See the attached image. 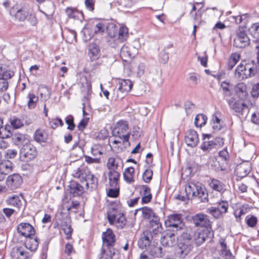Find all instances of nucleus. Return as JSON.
Segmentation results:
<instances>
[{"label":"nucleus","instance_id":"nucleus-4","mask_svg":"<svg viewBox=\"0 0 259 259\" xmlns=\"http://www.w3.org/2000/svg\"><path fill=\"white\" fill-rule=\"evenodd\" d=\"M107 166L109 169V171L107 174H104L106 184V190L108 197L113 198V188L112 184L113 183V158H110L107 163Z\"/></svg>","mask_w":259,"mask_h":259},{"label":"nucleus","instance_id":"nucleus-37","mask_svg":"<svg viewBox=\"0 0 259 259\" xmlns=\"http://www.w3.org/2000/svg\"><path fill=\"white\" fill-rule=\"evenodd\" d=\"M48 138V134L42 129L37 130L34 134V139L38 143L46 142Z\"/></svg>","mask_w":259,"mask_h":259},{"label":"nucleus","instance_id":"nucleus-40","mask_svg":"<svg viewBox=\"0 0 259 259\" xmlns=\"http://www.w3.org/2000/svg\"><path fill=\"white\" fill-rule=\"evenodd\" d=\"M11 129V125L8 124L4 125L2 124L0 127V139H8L11 137L12 135Z\"/></svg>","mask_w":259,"mask_h":259},{"label":"nucleus","instance_id":"nucleus-26","mask_svg":"<svg viewBox=\"0 0 259 259\" xmlns=\"http://www.w3.org/2000/svg\"><path fill=\"white\" fill-rule=\"evenodd\" d=\"M22 183V179L18 174H13L9 176L7 180V184L11 189H16L19 188Z\"/></svg>","mask_w":259,"mask_h":259},{"label":"nucleus","instance_id":"nucleus-58","mask_svg":"<svg viewBox=\"0 0 259 259\" xmlns=\"http://www.w3.org/2000/svg\"><path fill=\"white\" fill-rule=\"evenodd\" d=\"M159 61L162 64H166L169 60L168 53L162 50L159 54Z\"/></svg>","mask_w":259,"mask_h":259},{"label":"nucleus","instance_id":"nucleus-6","mask_svg":"<svg viewBox=\"0 0 259 259\" xmlns=\"http://www.w3.org/2000/svg\"><path fill=\"white\" fill-rule=\"evenodd\" d=\"M194 241L179 239L178 248L176 251L177 257L180 258H185L193 248Z\"/></svg>","mask_w":259,"mask_h":259},{"label":"nucleus","instance_id":"nucleus-16","mask_svg":"<svg viewBox=\"0 0 259 259\" xmlns=\"http://www.w3.org/2000/svg\"><path fill=\"white\" fill-rule=\"evenodd\" d=\"M103 247L106 248L110 252V255H113L112 250L113 249V233L111 229H108L106 232L102 233Z\"/></svg>","mask_w":259,"mask_h":259},{"label":"nucleus","instance_id":"nucleus-52","mask_svg":"<svg viewBox=\"0 0 259 259\" xmlns=\"http://www.w3.org/2000/svg\"><path fill=\"white\" fill-rule=\"evenodd\" d=\"M107 218L111 225L113 224V203L110 202L107 204Z\"/></svg>","mask_w":259,"mask_h":259},{"label":"nucleus","instance_id":"nucleus-61","mask_svg":"<svg viewBox=\"0 0 259 259\" xmlns=\"http://www.w3.org/2000/svg\"><path fill=\"white\" fill-rule=\"evenodd\" d=\"M65 122L68 125L67 129L71 131H73L74 129L75 125L74 123V118L72 115H68L65 118Z\"/></svg>","mask_w":259,"mask_h":259},{"label":"nucleus","instance_id":"nucleus-36","mask_svg":"<svg viewBox=\"0 0 259 259\" xmlns=\"http://www.w3.org/2000/svg\"><path fill=\"white\" fill-rule=\"evenodd\" d=\"M249 34L254 39L253 41H259V22L253 23L248 28Z\"/></svg>","mask_w":259,"mask_h":259},{"label":"nucleus","instance_id":"nucleus-63","mask_svg":"<svg viewBox=\"0 0 259 259\" xmlns=\"http://www.w3.org/2000/svg\"><path fill=\"white\" fill-rule=\"evenodd\" d=\"M40 98L46 101L50 97V93L48 89L46 87H42L40 89Z\"/></svg>","mask_w":259,"mask_h":259},{"label":"nucleus","instance_id":"nucleus-3","mask_svg":"<svg viewBox=\"0 0 259 259\" xmlns=\"http://www.w3.org/2000/svg\"><path fill=\"white\" fill-rule=\"evenodd\" d=\"M164 225L168 231L176 234L183 230L185 226L183 215L180 213H173L167 216L164 221Z\"/></svg>","mask_w":259,"mask_h":259},{"label":"nucleus","instance_id":"nucleus-50","mask_svg":"<svg viewBox=\"0 0 259 259\" xmlns=\"http://www.w3.org/2000/svg\"><path fill=\"white\" fill-rule=\"evenodd\" d=\"M200 149L204 152H209L213 149H216L211 141H204L200 146Z\"/></svg>","mask_w":259,"mask_h":259},{"label":"nucleus","instance_id":"nucleus-34","mask_svg":"<svg viewBox=\"0 0 259 259\" xmlns=\"http://www.w3.org/2000/svg\"><path fill=\"white\" fill-rule=\"evenodd\" d=\"M11 137L13 142L17 146H21L23 144H27L28 139L26 135L16 133L12 134Z\"/></svg>","mask_w":259,"mask_h":259},{"label":"nucleus","instance_id":"nucleus-29","mask_svg":"<svg viewBox=\"0 0 259 259\" xmlns=\"http://www.w3.org/2000/svg\"><path fill=\"white\" fill-rule=\"evenodd\" d=\"M120 57L123 62L130 64L132 59L134 58L135 54L131 53V49L127 46H123L120 49Z\"/></svg>","mask_w":259,"mask_h":259},{"label":"nucleus","instance_id":"nucleus-20","mask_svg":"<svg viewBox=\"0 0 259 259\" xmlns=\"http://www.w3.org/2000/svg\"><path fill=\"white\" fill-rule=\"evenodd\" d=\"M11 256L13 259H29L30 254L26 251L25 247L16 246L12 249Z\"/></svg>","mask_w":259,"mask_h":259},{"label":"nucleus","instance_id":"nucleus-60","mask_svg":"<svg viewBox=\"0 0 259 259\" xmlns=\"http://www.w3.org/2000/svg\"><path fill=\"white\" fill-rule=\"evenodd\" d=\"M49 124L50 126L53 129L57 128L59 124L60 126H63L64 125L63 121L59 118L52 119L49 121Z\"/></svg>","mask_w":259,"mask_h":259},{"label":"nucleus","instance_id":"nucleus-49","mask_svg":"<svg viewBox=\"0 0 259 259\" xmlns=\"http://www.w3.org/2000/svg\"><path fill=\"white\" fill-rule=\"evenodd\" d=\"M27 98H28V101L27 102V106L28 108L30 109L34 108L36 106L38 98L33 93H30L28 94Z\"/></svg>","mask_w":259,"mask_h":259},{"label":"nucleus","instance_id":"nucleus-9","mask_svg":"<svg viewBox=\"0 0 259 259\" xmlns=\"http://www.w3.org/2000/svg\"><path fill=\"white\" fill-rule=\"evenodd\" d=\"M36 155L35 148L30 144H26L20 151V159L24 162H28L34 159Z\"/></svg>","mask_w":259,"mask_h":259},{"label":"nucleus","instance_id":"nucleus-25","mask_svg":"<svg viewBox=\"0 0 259 259\" xmlns=\"http://www.w3.org/2000/svg\"><path fill=\"white\" fill-rule=\"evenodd\" d=\"M116 83V87H118V90L121 93L130 91L133 87V83L130 79H117L114 80Z\"/></svg>","mask_w":259,"mask_h":259},{"label":"nucleus","instance_id":"nucleus-15","mask_svg":"<svg viewBox=\"0 0 259 259\" xmlns=\"http://www.w3.org/2000/svg\"><path fill=\"white\" fill-rule=\"evenodd\" d=\"M249 65H248V63L246 61H242L235 69V75L238 78L242 80H244L247 78L251 77V76L249 74Z\"/></svg>","mask_w":259,"mask_h":259},{"label":"nucleus","instance_id":"nucleus-42","mask_svg":"<svg viewBox=\"0 0 259 259\" xmlns=\"http://www.w3.org/2000/svg\"><path fill=\"white\" fill-rule=\"evenodd\" d=\"M62 228L64 233L66 235V239H71L72 233L73 232V229L71 228L70 221L68 219L66 221H64L62 222Z\"/></svg>","mask_w":259,"mask_h":259},{"label":"nucleus","instance_id":"nucleus-13","mask_svg":"<svg viewBox=\"0 0 259 259\" xmlns=\"http://www.w3.org/2000/svg\"><path fill=\"white\" fill-rule=\"evenodd\" d=\"M178 234L166 230L161 237L160 243L161 245L168 247L173 246L175 244L176 240L178 239Z\"/></svg>","mask_w":259,"mask_h":259},{"label":"nucleus","instance_id":"nucleus-45","mask_svg":"<svg viewBox=\"0 0 259 259\" xmlns=\"http://www.w3.org/2000/svg\"><path fill=\"white\" fill-rule=\"evenodd\" d=\"M29 238L25 242V247L31 251H34L37 249L38 246V241L36 238Z\"/></svg>","mask_w":259,"mask_h":259},{"label":"nucleus","instance_id":"nucleus-33","mask_svg":"<svg viewBox=\"0 0 259 259\" xmlns=\"http://www.w3.org/2000/svg\"><path fill=\"white\" fill-rule=\"evenodd\" d=\"M210 187L212 190L223 194L226 190V185L218 179H212L210 183Z\"/></svg>","mask_w":259,"mask_h":259},{"label":"nucleus","instance_id":"nucleus-10","mask_svg":"<svg viewBox=\"0 0 259 259\" xmlns=\"http://www.w3.org/2000/svg\"><path fill=\"white\" fill-rule=\"evenodd\" d=\"M105 27H106V32L107 34L106 39L107 41L110 42L113 38V23L104 24L101 22L97 23L95 25V33H102L104 32Z\"/></svg>","mask_w":259,"mask_h":259},{"label":"nucleus","instance_id":"nucleus-18","mask_svg":"<svg viewBox=\"0 0 259 259\" xmlns=\"http://www.w3.org/2000/svg\"><path fill=\"white\" fill-rule=\"evenodd\" d=\"M251 164L248 162L243 163L237 165L235 173L237 177V181L246 177L251 171Z\"/></svg>","mask_w":259,"mask_h":259},{"label":"nucleus","instance_id":"nucleus-47","mask_svg":"<svg viewBox=\"0 0 259 259\" xmlns=\"http://www.w3.org/2000/svg\"><path fill=\"white\" fill-rule=\"evenodd\" d=\"M9 121L12 126L15 129L19 128L24 125L23 120L17 116L11 117Z\"/></svg>","mask_w":259,"mask_h":259},{"label":"nucleus","instance_id":"nucleus-51","mask_svg":"<svg viewBox=\"0 0 259 259\" xmlns=\"http://www.w3.org/2000/svg\"><path fill=\"white\" fill-rule=\"evenodd\" d=\"M247 225L250 228H254L257 225V218L253 215H248L245 219Z\"/></svg>","mask_w":259,"mask_h":259},{"label":"nucleus","instance_id":"nucleus-55","mask_svg":"<svg viewBox=\"0 0 259 259\" xmlns=\"http://www.w3.org/2000/svg\"><path fill=\"white\" fill-rule=\"evenodd\" d=\"M245 206H248V204L245 205H243L239 208V209H237L234 211L233 213L236 218V221L237 222H240L241 219V215L246 213V211L244 210V208H245V209L247 208Z\"/></svg>","mask_w":259,"mask_h":259},{"label":"nucleus","instance_id":"nucleus-48","mask_svg":"<svg viewBox=\"0 0 259 259\" xmlns=\"http://www.w3.org/2000/svg\"><path fill=\"white\" fill-rule=\"evenodd\" d=\"M150 254L154 257H161L162 256V248L158 245H153L150 248Z\"/></svg>","mask_w":259,"mask_h":259},{"label":"nucleus","instance_id":"nucleus-44","mask_svg":"<svg viewBox=\"0 0 259 259\" xmlns=\"http://www.w3.org/2000/svg\"><path fill=\"white\" fill-rule=\"evenodd\" d=\"M179 239L194 241V231L191 228H187L180 235Z\"/></svg>","mask_w":259,"mask_h":259},{"label":"nucleus","instance_id":"nucleus-21","mask_svg":"<svg viewBox=\"0 0 259 259\" xmlns=\"http://www.w3.org/2000/svg\"><path fill=\"white\" fill-rule=\"evenodd\" d=\"M18 233L22 236L30 237L35 234L34 228L29 223H22L17 226Z\"/></svg>","mask_w":259,"mask_h":259},{"label":"nucleus","instance_id":"nucleus-31","mask_svg":"<svg viewBox=\"0 0 259 259\" xmlns=\"http://www.w3.org/2000/svg\"><path fill=\"white\" fill-rule=\"evenodd\" d=\"M235 93L241 101L245 100L248 97L247 87L244 83H238L235 87Z\"/></svg>","mask_w":259,"mask_h":259},{"label":"nucleus","instance_id":"nucleus-57","mask_svg":"<svg viewBox=\"0 0 259 259\" xmlns=\"http://www.w3.org/2000/svg\"><path fill=\"white\" fill-rule=\"evenodd\" d=\"M218 157L223 160L227 163H228L230 159V156L227 148H224L219 152Z\"/></svg>","mask_w":259,"mask_h":259},{"label":"nucleus","instance_id":"nucleus-23","mask_svg":"<svg viewBox=\"0 0 259 259\" xmlns=\"http://www.w3.org/2000/svg\"><path fill=\"white\" fill-rule=\"evenodd\" d=\"M149 230L154 235H158L162 231V225L160 222L159 218L156 214L149 220Z\"/></svg>","mask_w":259,"mask_h":259},{"label":"nucleus","instance_id":"nucleus-32","mask_svg":"<svg viewBox=\"0 0 259 259\" xmlns=\"http://www.w3.org/2000/svg\"><path fill=\"white\" fill-rule=\"evenodd\" d=\"M228 163L219 157H214L213 158L211 167L216 171H225L226 170Z\"/></svg>","mask_w":259,"mask_h":259},{"label":"nucleus","instance_id":"nucleus-59","mask_svg":"<svg viewBox=\"0 0 259 259\" xmlns=\"http://www.w3.org/2000/svg\"><path fill=\"white\" fill-rule=\"evenodd\" d=\"M153 176V171L151 169H147L143 174L142 178L143 181L147 183H149Z\"/></svg>","mask_w":259,"mask_h":259},{"label":"nucleus","instance_id":"nucleus-62","mask_svg":"<svg viewBox=\"0 0 259 259\" xmlns=\"http://www.w3.org/2000/svg\"><path fill=\"white\" fill-rule=\"evenodd\" d=\"M211 141L213 142V144L216 149L222 147L224 144V138L220 137H216Z\"/></svg>","mask_w":259,"mask_h":259},{"label":"nucleus","instance_id":"nucleus-35","mask_svg":"<svg viewBox=\"0 0 259 259\" xmlns=\"http://www.w3.org/2000/svg\"><path fill=\"white\" fill-rule=\"evenodd\" d=\"M13 167V164L9 160H4L2 158L0 161V170L5 176L10 172Z\"/></svg>","mask_w":259,"mask_h":259},{"label":"nucleus","instance_id":"nucleus-22","mask_svg":"<svg viewBox=\"0 0 259 259\" xmlns=\"http://www.w3.org/2000/svg\"><path fill=\"white\" fill-rule=\"evenodd\" d=\"M130 69L132 72L136 73L138 77H140L144 74L145 65L135 59L130 62Z\"/></svg>","mask_w":259,"mask_h":259},{"label":"nucleus","instance_id":"nucleus-1","mask_svg":"<svg viewBox=\"0 0 259 259\" xmlns=\"http://www.w3.org/2000/svg\"><path fill=\"white\" fill-rule=\"evenodd\" d=\"M186 194L187 196L191 195V199H197L200 202L208 201V194L205 187L201 183L189 184L185 188Z\"/></svg>","mask_w":259,"mask_h":259},{"label":"nucleus","instance_id":"nucleus-11","mask_svg":"<svg viewBox=\"0 0 259 259\" xmlns=\"http://www.w3.org/2000/svg\"><path fill=\"white\" fill-rule=\"evenodd\" d=\"M250 44V39L246 32L239 29L237 32V36L234 39V46L238 48H244Z\"/></svg>","mask_w":259,"mask_h":259},{"label":"nucleus","instance_id":"nucleus-14","mask_svg":"<svg viewBox=\"0 0 259 259\" xmlns=\"http://www.w3.org/2000/svg\"><path fill=\"white\" fill-rule=\"evenodd\" d=\"M156 235H154L152 232L148 230L144 231L138 241L139 247L142 249H147V247L150 246L153 237Z\"/></svg>","mask_w":259,"mask_h":259},{"label":"nucleus","instance_id":"nucleus-7","mask_svg":"<svg viewBox=\"0 0 259 259\" xmlns=\"http://www.w3.org/2000/svg\"><path fill=\"white\" fill-rule=\"evenodd\" d=\"M191 221L195 227H201L202 229H212V223L206 214L197 213L191 217Z\"/></svg>","mask_w":259,"mask_h":259},{"label":"nucleus","instance_id":"nucleus-41","mask_svg":"<svg viewBox=\"0 0 259 259\" xmlns=\"http://www.w3.org/2000/svg\"><path fill=\"white\" fill-rule=\"evenodd\" d=\"M139 209L142 211V217L144 220H149L156 215L153 209L148 206L139 208Z\"/></svg>","mask_w":259,"mask_h":259},{"label":"nucleus","instance_id":"nucleus-46","mask_svg":"<svg viewBox=\"0 0 259 259\" xmlns=\"http://www.w3.org/2000/svg\"><path fill=\"white\" fill-rule=\"evenodd\" d=\"M100 50L98 46L95 44H91L89 46V54L92 60L98 58Z\"/></svg>","mask_w":259,"mask_h":259},{"label":"nucleus","instance_id":"nucleus-8","mask_svg":"<svg viewBox=\"0 0 259 259\" xmlns=\"http://www.w3.org/2000/svg\"><path fill=\"white\" fill-rule=\"evenodd\" d=\"M214 233L212 229H198L194 231V241L197 246L202 244L207 239L213 237Z\"/></svg>","mask_w":259,"mask_h":259},{"label":"nucleus","instance_id":"nucleus-12","mask_svg":"<svg viewBox=\"0 0 259 259\" xmlns=\"http://www.w3.org/2000/svg\"><path fill=\"white\" fill-rule=\"evenodd\" d=\"M127 223L125 217V212L123 209L114 207V226L117 229H122L124 228Z\"/></svg>","mask_w":259,"mask_h":259},{"label":"nucleus","instance_id":"nucleus-28","mask_svg":"<svg viewBox=\"0 0 259 259\" xmlns=\"http://www.w3.org/2000/svg\"><path fill=\"white\" fill-rule=\"evenodd\" d=\"M68 187V191L73 197L80 196L84 191L83 186L74 181L70 182Z\"/></svg>","mask_w":259,"mask_h":259},{"label":"nucleus","instance_id":"nucleus-53","mask_svg":"<svg viewBox=\"0 0 259 259\" xmlns=\"http://www.w3.org/2000/svg\"><path fill=\"white\" fill-rule=\"evenodd\" d=\"M217 204L218 206L216 208H218V210H220L222 214L225 213L227 212L229 207L228 201L226 200H222L218 202Z\"/></svg>","mask_w":259,"mask_h":259},{"label":"nucleus","instance_id":"nucleus-43","mask_svg":"<svg viewBox=\"0 0 259 259\" xmlns=\"http://www.w3.org/2000/svg\"><path fill=\"white\" fill-rule=\"evenodd\" d=\"M207 117L205 114H198L196 115L195 118V125L198 127H201L205 125L207 122Z\"/></svg>","mask_w":259,"mask_h":259},{"label":"nucleus","instance_id":"nucleus-5","mask_svg":"<svg viewBox=\"0 0 259 259\" xmlns=\"http://www.w3.org/2000/svg\"><path fill=\"white\" fill-rule=\"evenodd\" d=\"M128 129V122L124 120H120L117 122L115 125H114V131L116 130V134H114L115 138H119L122 142H128L130 138V133H127L124 134Z\"/></svg>","mask_w":259,"mask_h":259},{"label":"nucleus","instance_id":"nucleus-27","mask_svg":"<svg viewBox=\"0 0 259 259\" xmlns=\"http://www.w3.org/2000/svg\"><path fill=\"white\" fill-rule=\"evenodd\" d=\"M10 14L15 20L23 21L28 16V13L24 9H18L17 8L13 7L10 10Z\"/></svg>","mask_w":259,"mask_h":259},{"label":"nucleus","instance_id":"nucleus-39","mask_svg":"<svg viewBox=\"0 0 259 259\" xmlns=\"http://www.w3.org/2000/svg\"><path fill=\"white\" fill-rule=\"evenodd\" d=\"M135 174V169L133 167L130 166L126 168L123 172V178L125 181L128 184L133 183L135 180L134 176Z\"/></svg>","mask_w":259,"mask_h":259},{"label":"nucleus","instance_id":"nucleus-54","mask_svg":"<svg viewBox=\"0 0 259 259\" xmlns=\"http://www.w3.org/2000/svg\"><path fill=\"white\" fill-rule=\"evenodd\" d=\"M230 85V83L226 81L222 82L221 84V87L223 91V95L224 97L231 96L232 95L231 90L229 89Z\"/></svg>","mask_w":259,"mask_h":259},{"label":"nucleus","instance_id":"nucleus-64","mask_svg":"<svg viewBox=\"0 0 259 259\" xmlns=\"http://www.w3.org/2000/svg\"><path fill=\"white\" fill-rule=\"evenodd\" d=\"M207 212L211 213L215 218H219L222 214L216 207H211L208 209Z\"/></svg>","mask_w":259,"mask_h":259},{"label":"nucleus","instance_id":"nucleus-30","mask_svg":"<svg viewBox=\"0 0 259 259\" xmlns=\"http://www.w3.org/2000/svg\"><path fill=\"white\" fill-rule=\"evenodd\" d=\"M23 199V197L21 195H12L7 198L6 202L8 205L19 209L22 205Z\"/></svg>","mask_w":259,"mask_h":259},{"label":"nucleus","instance_id":"nucleus-2","mask_svg":"<svg viewBox=\"0 0 259 259\" xmlns=\"http://www.w3.org/2000/svg\"><path fill=\"white\" fill-rule=\"evenodd\" d=\"M72 175L73 177L79 179L82 185H84L87 189H93L97 187V179L87 168L78 167L73 171Z\"/></svg>","mask_w":259,"mask_h":259},{"label":"nucleus","instance_id":"nucleus-19","mask_svg":"<svg viewBox=\"0 0 259 259\" xmlns=\"http://www.w3.org/2000/svg\"><path fill=\"white\" fill-rule=\"evenodd\" d=\"M185 142L188 147L194 148L199 142L197 133L193 129H190L185 133Z\"/></svg>","mask_w":259,"mask_h":259},{"label":"nucleus","instance_id":"nucleus-56","mask_svg":"<svg viewBox=\"0 0 259 259\" xmlns=\"http://www.w3.org/2000/svg\"><path fill=\"white\" fill-rule=\"evenodd\" d=\"M249 17V14L245 13L242 15H239L237 16H232L235 23L237 24H240L242 22L246 23L247 18Z\"/></svg>","mask_w":259,"mask_h":259},{"label":"nucleus","instance_id":"nucleus-24","mask_svg":"<svg viewBox=\"0 0 259 259\" xmlns=\"http://www.w3.org/2000/svg\"><path fill=\"white\" fill-rule=\"evenodd\" d=\"M129 36L128 29L127 27L124 25H120L117 34L114 35V44L122 43L125 41Z\"/></svg>","mask_w":259,"mask_h":259},{"label":"nucleus","instance_id":"nucleus-38","mask_svg":"<svg viewBox=\"0 0 259 259\" xmlns=\"http://www.w3.org/2000/svg\"><path fill=\"white\" fill-rule=\"evenodd\" d=\"M249 67L250 75L252 77L256 76L259 73V65L257 63V62L255 59L248 60L247 61Z\"/></svg>","mask_w":259,"mask_h":259},{"label":"nucleus","instance_id":"nucleus-17","mask_svg":"<svg viewBox=\"0 0 259 259\" xmlns=\"http://www.w3.org/2000/svg\"><path fill=\"white\" fill-rule=\"evenodd\" d=\"M240 101L236 100L234 97H231L227 100V103L231 110L242 115L245 109L248 110V106L245 103L241 102Z\"/></svg>","mask_w":259,"mask_h":259}]
</instances>
